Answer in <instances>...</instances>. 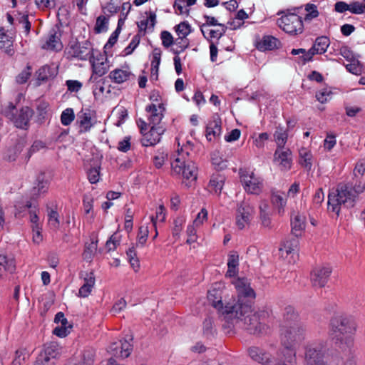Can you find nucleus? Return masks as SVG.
<instances>
[{"mask_svg": "<svg viewBox=\"0 0 365 365\" xmlns=\"http://www.w3.org/2000/svg\"><path fill=\"white\" fill-rule=\"evenodd\" d=\"M226 320L241 327L251 334H263L267 329L264 312L254 311L249 302H238L228 304L225 309Z\"/></svg>", "mask_w": 365, "mask_h": 365, "instance_id": "1", "label": "nucleus"}, {"mask_svg": "<svg viewBox=\"0 0 365 365\" xmlns=\"http://www.w3.org/2000/svg\"><path fill=\"white\" fill-rule=\"evenodd\" d=\"M356 330L355 322L346 315H335L330 320V336L341 349L349 351L352 348Z\"/></svg>", "mask_w": 365, "mask_h": 365, "instance_id": "2", "label": "nucleus"}, {"mask_svg": "<svg viewBox=\"0 0 365 365\" xmlns=\"http://www.w3.org/2000/svg\"><path fill=\"white\" fill-rule=\"evenodd\" d=\"M307 332V329L304 323H297L292 326H282L280 340L284 350L282 356L288 357L289 361L295 360L297 349L306 339Z\"/></svg>", "mask_w": 365, "mask_h": 365, "instance_id": "3", "label": "nucleus"}, {"mask_svg": "<svg viewBox=\"0 0 365 365\" xmlns=\"http://www.w3.org/2000/svg\"><path fill=\"white\" fill-rule=\"evenodd\" d=\"M365 189L363 185L355 184L354 188L348 185H339L335 192H331L328 195V210L339 215L341 207L350 208L354 206L357 193Z\"/></svg>", "mask_w": 365, "mask_h": 365, "instance_id": "4", "label": "nucleus"}, {"mask_svg": "<svg viewBox=\"0 0 365 365\" xmlns=\"http://www.w3.org/2000/svg\"><path fill=\"white\" fill-rule=\"evenodd\" d=\"M188 156V152H185L181 149V151H178L177 156L171 162V168L173 173L181 175L187 181L185 182V185L190 187L191 182L197 179V168Z\"/></svg>", "mask_w": 365, "mask_h": 365, "instance_id": "5", "label": "nucleus"}, {"mask_svg": "<svg viewBox=\"0 0 365 365\" xmlns=\"http://www.w3.org/2000/svg\"><path fill=\"white\" fill-rule=\"evenodd\" d=\"M327 350L325 341L309 343L304 348V362L306 365H327L324 357Z\"/></svg>", "mask_w": 365, "mask_h": 365, "instance_id": "6", "label": "nucleus"}, {"mask_svg": "<svg viewBox=\"0 0 365 365\" xmlns=\"http://www.w3.org/2000/svg\"><path fill=\"white\" fill-rule=\"evenodd\" d=\"M299 8L294 9V12L288 13L277 20L278 26L286 33L291 35L302 34L304 30L302 18L296 14Z\"/></svg>", "mask_w": 365, "mask_h": 365, "instance_id": "7", "label": "nucleus"}, {"mask_svg": "<svg viewBox=\"0 0 365 365\" xmlns=\"http://www.w3.org/2000/svg\"><path fill=\"white\" fill-rule=\"evenodd\" d=\"M240 180L245 190L250 194L259 195L262 191L263 180L254 172L246 169L240 170Z\"/></svg>", "mask_w": 365, "mask_h": 365, "instance_id": "8", "label": "nucleus"}, {"mask_svg": "<svg viewBox=\"0 0 365 365\" xmlns=\"http://www.w3.org/2000/svg\"><path fill=\"white\" fill-rule=\"evenodd\" d=\"M92 67V74L88 83H97L98 78L105 75L109 70L110 65L107 56L98 53L96 56L93 53L90 58Z\"/></svg>", "mask_w": 365, "mask_h": 365, "instance_id": "9", "label": "nucleus"}, {"mask_svg": "<svg viewBox=\"0 0 365 365\" xmlns=\"http://www.w3.org/2000/svg\"><path fill=\"white\" fill-rule=\"evenodd\" d=\"M9 110L6 112V116L11 119L14 123L15 126L22 129H26L29 122L33 115V110L29 107L22 108L19 112L15 115V106L10 103L9 106Z\"/></svg>", "mask_w": 365, "mask_h": 365, "instance_id": "10", "label": "nucleus"}, {"mask_svg": "<svg viewBox=\"0 0 365 365\" xmlns=\"http://www.w3.org/2000/svg\"><path fill=\"white\" fill-rule=\"evenodd\" d=\"M254 207L249 200L245 199L241 202L237 209L236 225L240 230H242L247 226L252 217Z\"/></svg>", "mask_w": 365, "mask_h": 365, "instance_id": "11", "label": "nucleus"}, {"mask_svg": "<svg viewBox=\"0 0 365 365\" xmlns=\"http://www.w3.org/2000/svg\"><path fill=\"white\" fill-rule=\"evenodd\" d=\"M61 37V30L55 26L49 30L47 35L42 39L41 47L46 50L61 51L63 48Z\"/></svg>", "mask_w": 365, "mask_h": 365, "instance_id": "12", "label": "nucleus"}, {"mask_svg": "<svg viewBox=\"0 0 365 365\" xmlns=\"http://www.w3.org/2000/svg\"><path fill=\"white\" fill-rule=\"evenodd\" d=\"M233 284L237 291V298H234L236 301L242 299L243 302H249L255 298V292L250 287V282L247 278H237L233 282Z\"/></svg>", "mask_w": 365, "mask_h": 365, "instance_id": "13", "label": "nucleus"}, {"mask_svg": "<svg viewBox=\"0 0 365 365\" xmlns=\"http://www.w3.org/2000/svg\"><path fill=\"white\" fill-rule=\"evenodd\" d=\"M132 339V336H129L128 339L113 342L108 346V352L117 358L124 359L128 357L133 349V346L130 344Z\"/></svg>", "mask_w": 365, "mask_h": 365, "instance_id": "14", "label": "nucleus"}, {"mask_svg": "<svg viewBox=\"0 0 365 365\" xmlns=\"http://www.w3.org/2000/svg\"><path fill=\"white\" fill-rule=\"evenodd\" d=\"M93 48L89 41H85L82 43L75 42L70 45L68 53L73 57L80 60H86L92 58L91 56Z\"/></svg>", "mask_w": 365, "mask_h": 365, "instance_id": "15", "label": "nucleus"}, {"mask_svg": "<svg viewBox=\"0 0 365 365\" xmlns=\"http://www.w3.org/2000/svg\"><path fill=\"white\" fill-rule=\"evenodd\" d=\"M61 351L62 348L56 342L46 344L38 356L36 363L39 365H46L51 359L57 358L61 354Z\"/></svg>", "mask_w": 365, "mask_h": 365, "instance_id": "16", "label": "nucleus"}, {"mask_svg": "<svg viewBox=\"0 0 365 365\" xmlns=\"http://www.w3.org/2000/svg\"><path fill=\"white\" fill-rule=\"evenodd\" d=\"M222 290H220L219 287H214L208 291L207 299L215 309L222 313L225 319H226V307L228 305V304H232L234 302H237V301H236L235 299H231L230 301L226 302L225 304L224 305L222 302Z\"/></svg>", "mask_w": 365, "mask_h": 365, "instance_id": "17", "label": "nucleus"}, {"mask_svg": "<svg viewBox=\"0 0 365 365\" xmlns=\"http://www.w3.org/2000/svg\"><path fill=\"white\" fill-rule=\"evenodd\" d=\"M331 269L329 266L318 267L311 272V282L315 287H323L327 283Z\"/></svg>", "mask_w": 365, "mask_h": 365, "instance_id": "18", "label": "nucleus"}, {"mask_svg": "<svg viewBox=\"0 0 365 365\" xmlns=\"http://www.w3.org/2000/svg\"><path fill=\"white\" fill-rule=\"evenodd\" d=\"M274 162L281 170H288L292 166V152L289 148H277L274 153Z\"/></svg>", "mask_w": 365, "mask_h": 365, "instance_id": "19", "label": "nucleus"}, {"mask_svg": "<svg viewBox=\"0 0 365 365\" xmlns=\"http://www.w3.org/2000/svg\"><path fill=\"white\" fill-rule=\"evenodd\" d=\"M165 129L162 126L151 125L150 130L143 135L141 143L143 146H153L158 143L160 140L161 135Z\"/></svg>", "mask_w": 365, "mask_h": 365, "instance_id": "20", "label": "nucleus"}, {"mask_svg": "<svg viewBox=\"0 0 365 365\" xmlns=\"http://www.w3.org/2000/svg\"><path fill=\"white\" fill-rule=\"evenodd\" d=\"M248 354L252 360L263 365H274L276 363L269 357L267 353L258 347H250L248 349Z\"/></svg>", "mask_w": 365, "mask_h": 365, "instance_id": "21", "label": "nucleus"}, {"mask_svg": "<svg viewBox=\"0 0 365 365\" xmlns=\"http://www.w3.org/2000/svg\"><path fill=\"white\" fill-rule=\"evenodd\" d=\"M292 233L297 238L301 237L305 230L306 217L304 215L297 212L291 217Z\"/></svg>", "mask_w": 365, "mask_h": 365, "instance_id": "22", "label": "nucleus"}, {"mask_svg": "<svg viewBox=\"0 0 365 365\" xmlns=\"http://www.w3.org/2000/svg\"><path fill=\"white\" fill-rule=\"evenodd\" d=\"M221 123V119L218 116L214 117L209 122L206 128V138L209 141L214 140L220 137L222 132Z\"/></svg>", "mask_w": 365, "mask_h": 365, "instance_id": "23", "label": "nucleus"}, {"mask_svg": "<svg viewBox=\"0 0 365 365\" xmlns=\"http://www.w3.org/2000/svg\"><path fill=\"white\" fill-rule=\"evenodd\" d=\"M13 43V34L4 28H0V49H4L5 53L11 56L14 53Z\"/></svg>", "mask_w": 365, "mask_h": 365, "instance_id": "24", "label": "nucleus"}, {"mask_svg": "<svg viewBox=\"0 0 365 365\" xmlns=\"http://www.w3.org/2000/svg\"><path fill=\"white\" fill-rule=\"evenodd\" d=\"M272 212L266 200H261L259 204V217L261 225L266 228H271Z\"/></svg>", "mask_w": 365, "mask_h": 365, "instance_id": "25", "label": "nucleus"}, {"mask_svg": "<svg viewBox=\"0 0 365 365\" xmlns=\"http://www.w3.org/2000/svg\"><path fill=\"white\" fill-rule=\"evenodd\" d=\"M145 110L149 113L148 120L149 126H160V123L163 118V108L155 104H151L145 108Z\"/></svg>", "mask_w": 365, "mask_h": 365, "instance_id": "26", "label": "nucleus"}, {"mask_svg": "<svg viewBox=\"0 0 365 365\" xmlns=\"http://www.w3.org/2000/svg\"><path fill=\"white\" fill-rule=\"evenodd\" d=\"M297 323H304L299 318L298 313L292 306L286 307L283 312V325L292 326Z\"/></svg>", "mask_w": 365, "mask_h": 365, "instance_id": "27", "label": "nucleus"}, {"mask_svg": "<svg viewBox=\"0 0 365 365\" xmlns=\"http://www.w3.org/2000/svg\"><path fill=\"white\" fill-rule=\"evenodd\" d=\"M239 255L237 252L232 251L228 255L227 271L225 274L227 277H233L238 273Z\"/></svg>", "mask_w": 365, "mask_h": 365, "instance_id": "28", "label": "nucleus"}, {"mask_svg": "<svg viewBox=\"0 0 365 365\" xmlns=\"http://www.w3.org/2000/svg\"><path fill=\"white\" fill-rule=\"evenodd\" d=\"M288 129L279 125L276 126L273 133V140L276 143L277 148H284L288 139Z\"/></svg>", "mask_w": 365, "mask_h": 365, "instance_id": "29", "label": "nucleus"}, {"mask_svg": "<svg viewBox=\"0 0 365 365\" xmlns=\"http://www.w3.org/2000/svg\"><path fill=\"white\" fill-rule=\"evenodd\" d=\"M225 178L224 175L220 173L213 174L209 182V190L217 195L220 194L225 183Z\"/></svg>", "mask_w": 365, "mask_h": 365, "instance_id": "30", "label": "nucleus"}, {"mask_svg": "<svg viewBox=\"0 0 365 365\" xmlns=\"http://www.w3.org/2000/svg\"><path fill=\"white\" fill-rule=\"evenodd\" d=\"M272 203L277 209L279 215H282L284 213V207L287 204V198L284 192H273L271 197Z\"/></svg>", "mask_w": 365, "mask_h": 365, "instance_id": "31", "label": "nucleus"}, {"mask_svg": "<svg viewBox=\"0 0 365 365\" xmlns=\"http://www.w3.org/2000/svg\"><path fill=\"white\" fill-rule=\"evenodd\" d=\"M77 123L81 128V132H88L91 130L93 124L91 121V115L89 111L81 110L78 113Z\"/></svg>", "mask_w": 365, "mask_h": 365, "instance_id": "32", "label": "nucleus"}, {"mask_svg": "<svg viewBox=\"0 0 365 365\" xmlns=\"http://www.w3.org/2000/svg\"><path fill=\"white\" fill-rule=\"evenodd\" d=\"M83 284L79 289V296L81 297H88L95 284V277L93 273H86Z\"/></svg>", "mask_w": 365, "mask_h": 365, "instance_id": "33", "label": "nucleus"}, {"mask_svg": "<svg viewBox=\"0 0 365 365\" xmlns=\"http://www.w3.org/2000/svg\"><path fill=\"white\" fill-rule=\"evenodd\" d=\"M57 74L56 68L51 66H43L37 71V79L41 81H46L48 78H53Z\"/></svg>", "mask_w": 365, "mask_h": 365, "instance_id": "34", "label": "nucleus"}, {"mask_svg": "<svg viewBox=\"0 0 365 365\" xmlns=\"http://www.w3.org/2000/svg\"><path fill=\"white\" fill-rule=\"evenodd\" d=\"M98 248V240L97 239H91V242L86 243L84 247V250L82 254V257L84 260L87 262H91L95 254L96 253Z\"/></svg>", "mask_w": 365, "mask_h": 365, "instance_id": "35", "label": "nucleus"}, {"mask_svg": "<svg viewBox=\"0 0 365 365\" xmlns=\"http://www.w3.org/2000/svg\"><path fill=\"white\" fill-rule=\"evenodd\" d=\"M130 75V72L128 70L117 68L109 73V78L115 83H123L129 78Z\"/></svg>", "mask_w": 365, "mask_h": 365, "instance_id": "36", "label": "nucleus"}, {"mask_svg": "<svg viewBox=\"0 0 365 365\" xmlns=\"http://www.w3.org/2000/svg\"><path fill=\"white\" fill-rule=\"evenodd\" d=\"M299 240L297 238H292L286 241L279 249L282 257H287L289 255L297 251Z\"/></svg>", "mask_w": 365, "mask_h": 365, "instance_id": "37", "label": "nucleus"}, {"mask_svg": "<svg viewBox=\"0 0 365 365\" xmlns=\"http://www.w3.org/2000/svg\"><path fill=\"white\" fill-rule=\"evenodd\" d=\"M279 41L271 36H264L262 41L258 43V48L260 51H271L277 47Z\"/></svg>", "mask_w": 365, "mask_h": 365, "instance_id": "38", "label": "nucleus"}, {"mask_svg": "<svg viewBox=\"0 0 365 365\" xmlns=\"http://www.w3.org/2000/svg\"><path fill=\"white\" fill-rule=\"evenodd\" d=\"M299 163L304 168L310 170L312 166L313 156L310 150L305 148H302L299 150Z\"/></svg>", "mask_w": 365, "mask_h": 365, "instance_id": "39", "label": "nucleus"}, {"mask_svg": "<svg viewBox=\"0 0 365 365\" xmlns=\"http://www.w3.org/2000/svg\"><path fill=\"white\" fill-rule=\"evenodd\" d=\"M15 268L16 265L14 259L0 255V277L6 272H13Z\"/></svg>", "mask_w": 365, "mask_h": 365, "instance_id": "40", "label": "nucleus"}, {"mask_svg": "<svg viewBox=\"0 0 365 365\" xmlns=\"http://www.w3.org/2000/svg\"><path fill=\"white\" fill-rule=\"evenodd\" d=\"M329 44V39L327 36H319L316 38L312 48L317 54H322L326 52Z\"/></svg>", "mask_w": 365, "mask_h": 365, "instance_id": "41", "label": "nucleus"}, {"mask_svg": "<svg viewBox=\"0 0 365 365\" xmlns=\"http://www.w3.org/2000/svg\"><path fill=\"white\" fill-rule=\"evenodd\" d=\"M48 189V182L43 179H38L37 185L32 190V198L30 201L36 202L38 195L44 193Z\"/></svg>", "mask_w": 365, "mask_h": 365, "instance_id": "42", "label": "nucleus"}, {"mask_svg": "<svg viewBox=\"0 0 365 365\" xmlns=\"http://www.w3.org/2000/svg\"><path fill=\"white\" fill-rule=\"evenodd\" d=\"M165 207L163 205H160L155 212V216H150V221L152 222L153 227L156 230V223L158 221L163 222L165 219ZM157 231V230H155ZM158 232H155V235L154 236V239L157 237Z\"/></svg>", "mask_w": 365, "mask_h": 365, "instance_id": "43", "label": "nucleus"}, {"mask_svg": "<svg viewBox=\"0 0 365 365\" xmlns=\"http://www.w3.org/2000/svg\"><path fill=\"white\" fill-rule=\"evenodd\" d=\"M212 162L216 170H222L227 168L226 159L222 158L218 151H215L212 154Z\"/></svg>", "mask_w": 365, "mask_h": 365, "instance_id": "44", "label": "nucleus"}, {"mask_svg": "<svg viewBox=\"0 0 365 365\" xmlns=\"http://www.w3.org/2000/svg\"><path fill=\"white\" fill-rule=\"evenodd\" d=\"M156 22V15L150 11L147 19L142 20L138 23V26L140 31H145L149 27L153 28Z\"/></svg>", "mask_w": 365, "mask_h": 365, "instance_id": "45", "label": "nucleus"}, {"mask_svg": "<svg viewBox=\"0 0 365 365\" xmlns=\"http://www.w3.org/2000/svg\"><path fill=\"white\" fill-rule=\"evenodd\" d=\"M26 207L29 208L30 215V222L32 225H39L38 223V217L37 215V203L34 201H28L26 204Z\"/></svg>", "mask_w": 365, "mask_h": 365, "instance_id": "46", "label": "nucleus"}, {"mask_svg": "<svg viewBox=\"0 0 365 365\" xmlns=\"http://www.w3.org/2000/svg\"><path fill=\"white\" fill-rule=\"evenodd\" d=\"M185 223V219L183 217H178L174 220V226L172 230V235L175 240H178L180 238V232L182 230Z\"/></svg>", "mask_w": 365, "mask_h": 365, "instance_id": "47", "label": "nucleus"}, {"mask_svg": "<svg viewBox=\"0 0 365 365\" xmlns=\"http://www.w3.org/2000/svg\"><path fill=\"white\" fill-rule=\"evenodd\" d=\"M304 10L306 14L304 16L305 21H311L313 19L319 16V11L316 5L312 4H307L305 5Z\"/></svg>", "mask_w": 365, "mask_h": 365, "instance_id": "48", "label": "nucleus"}, {"mask_svg": "<svg viewBox=\"0 0 365 365\" xmlns=\"http://www.w3.org/2000/svg\"><path fill=\"white\" fill-rule=\"evenodd\" d=\"M75 118V114L73 108H68L65 109L61 115V123L66 126L70 125Z\"/></svg>", "mask_w": 365, "mask_h": 365, "instance_id": "49", "label": "nucleus"}, {"mask_svg": "<svg viewBox=\"0 0 365 365\" xmlns=\"http://www.w3.org/2000/svg\"><path fill=\"white\" fill-rule=\"evenodd\" d=\"M168 158V153L164 150H158L153 157V163L156 168H160Z\"/></svg>", "mask_w": 365, "mask_h": 365, "instance_id": "50", "label": "nucleus"}, {"mask_svg": "<svg viewBox=\"0 0 365 365\" xmlns=\"http://www.w3.org/2000/svg\"><path fill=\"white\" fill-rule=\"evenodd\" d=\"M175 31L180 38H185L191 32V28L187 22H182L176 26Z\"/></svg>", "mask_w": 365, "mask_h": 365, "instance_id": "51", "label": "nucleus"}, {"mask_svg": "<svg viewBox=\"0 0 365 365\" xmlns=\"http://www.w3.org/2000/svg\"><path fill=\"white\" fill-rule=\"evenodd\" d=\"M198 227L194 224L189 225L186 230V233L187 235V239L186 242L187 244H192L197 241V228Z\"/></svg>", "mask_w": 365, "mask_h": 365, "instance_id": "52", "label": "nucleus"}, {"mask_svg": "<svg viewBox=\"0 0 365 365\" xmlns=\"http://www.w3.org/2000/svg\"><path fill=\"white\" fill-rule=\"evenodd\" d=\"M28 356L29 354L25 349L17 350L15 354V358L12 361V365H22Z\"/></svg>", "mask_w": 365, "mask_h": 365, "instance_id": "53", "label": "nucleus"}, {"mask_svg": "<svg viewBox=\"0 0 365 365\" xmlns=\"http://www.w3.org/2000/svg\"><path fill=\"white\" fill-rule=\"evenodd\" d=\"M100 168L94 167L91 168L88 170L87 173L88 179L89 182L92 184H95L99 181L100 179Z\"/></svg>", "mask_w": 365, "mask_h": 365, "instance_id": "54", "label": "nucleus"}, {"mask_svg": "<svg viewBox=\"0 0 365 365\" xmlns=\"http://www.w3.org/2000/svg\"><path fill=\"white\" fill-rule=\"evenodd\" d=\"M35 4L39 9H51L56 6V0H35Z\"/></svg>", "mask_w": 365, "mask_h": 365, "instance_id": "55", "label": "nucleus"}, {"mask_svg": "<svg viewBox=\"0 0 365 365\" xmlns=\"http://www.w3.org/2000/svg\"><path fill=\"white\" fill-rule=\"evenodd\" d=\"M148 226H141L139 228V232L138 235V242L137 245H140L143 246L147 241L148 235Z\"/></svg>", "mask_w": 365, "mask_h": 365, "instance_id": "56", "label": "nucleus"}, {"mask_svg": "<svg viewBox=\"0 0 365 365\" xmlns=\"http://www.w3.org/2000/svg\"><path fill=\"white\" fill-rule=\"evenodd\" d=\"M31 75V67L27 66L26 69L22 71L16 78V81L19 84L25 83Z\"/></svg>", "mask_w": 365, "mask_h": 365, "instance_id": "57", "label": "nucleus"}, {"mask_svg": "<svg viewBox=\"0 0 365 365\" xmlns=\"http://www.w3.org/2000/svg\"><path fill=\"white\" fill-rule=\"evenodd\" d=\"M126 254H127L128 258L129 259V262H130L131 266L135 271H137L140 267V264H139V261H138V258L136 257V254H135L134 249L130 248L127 251Z\"/></svg>", "mask_w": 365, "mask_h": 365, "instance_id": "58", "label": "nucleus"}, {"mask_svg": "<svg viewBox=\"0 0 365 365\" xmlns=\"http://www.w3.org/2000/svg\"><path fill=\"white\" fill-rule=\"evenodd\" d=\"M331 93L327 88H323L316 93V98L322 103L327 102L331 98Z\"/></svg>", "mask_w": 365, "mask_h": 365, "instance_id": "59", "label": "nucleus"}, {"mask_svg": "<svg viewBox=\"0 0 365 365\" xmlns=\"http://www.w3.org/2000/svg\"><path fill=\"white\" fill-rule=\"evenodd\" d=\"M108 19L104 16H100L96 19L95 29L97 33H101L107 29Z\"/></svg>", "mask_w": 365, "mask_h": 365, "instance_id": "60", "label": "nucleus"}, {"mask_svg": "<svg viewBox=\"0 0 365 365\" xmlns=\"http://www.w3.org/2000/svg\"><path fill=\"white\" fill-rule=\"evenodd\" d=\"M347 355L346 359H342L341 361L338 362L336 365H356V361L354 356L351 354V349L349 351L348 349H342Z\"/></svg>", "mask_w": 365, "mask_h": 365, "instance_id": "61", "label": "nucleus"}, {"mask_svg": "<svg viewBox=\"0 0 365 365\" xmlns=\"http://www.w3.org/2000/svg\"><path fill=\"white\" fill-rule=\"evenodd\" d=\"M140 43V38L138 36H135L129 45L123 50V56H128L133 53Z\"/></svg>", "mask_w": 365, "mask_h": 365, "instance_id": "62", "label": "nucleus"}, {"mask_svg": "<svg viewBox=\"0 0 365 365\" xmlns=\"http://www.w3.org/2000/svg\"><path fill=\"white\" fill-rule=\"evenodd\" d=\"M66 86L68 91L76 93L81 89L83 84L77 80H67L66 81Z\"/></svg>", "mask_w": 365, "mask_h": 365, "instance_id": "63", "label": "nucleus"}, {"mask_svg": "<svg viewBox=\"0 0 365 365\" xmlns=\"http://www.w3.org/2000/svg\"><path fill=\"white\" fill-rule=\"evenodd\" d=\"M345 66L346 68L353 74H359L361 72L360 63L356 58L349 61V63L346 64Z\"/></svg>", "mask_w": 365, "mask_h": 365, "instance_id": "64", "label": "nucleus"}]
</instances>
